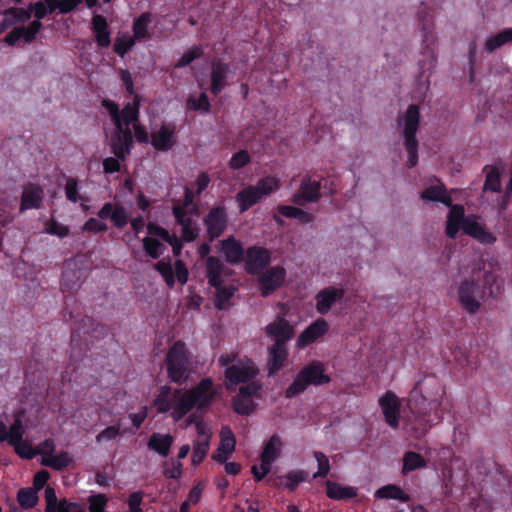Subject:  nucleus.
<instances>
[{"mask_svg": "<svg viewBox=\"0 0 512 512\" xmlns=\"http://www.w3.org/2000/svg\"><path fill=\"white\" fill-rule=\"evenodd\" d=\"M344 294L343 288L333 286L320 290L315 296L317 312L322 315L327 314L331 307L343 298Z\"/></svg>", "mask_w": 512, "mask_h": 512, "instance_id": "obj_22", "label": "nucleus"}, {"mask_svg": "<svg viewBox=\"0 0 512 512\" xmlns=\"http://www.w3.org/2000/svg\"><path fill=\"white\" fill-rule=\"evenodd\" d=\"M245 270L250 275L260 274L271 262V253L264 247H248L244 260Z\"/></svg>", "mask_w": 512, "mask_h": 512, "instance_id": "obj_13", "label": "nucleus"}, {"mask_svg": "<svg viewBox=\"0 0 512 512\" xmlns=\"http://www.w3.org/2000/svg\"><path fill=\"white\" fill-rule=\"evenodd\" d=\"M180 393V390H176L175 394L172 395L171 387L165 385L160 388V392L157 397L153 401V405L158 411V413H166L168 411L173 410L174 400L177 398V395Z\"/></svg>", "mask_w": 512, "mask_h": 512, "instance_id": "obj_34", "label": "nucleus"}, {"mask_svg": "<svg viewBox=\"0 0 512 512\" xmlns=\"http://www.w3.org/2000/svg\"><path fill=\"white\" fill-rule=\"evenodd\" d=\"M377 498L381 499H397L402 502H408L410 500V496L406 494L399 486L389 484L381 487L375 493Z\"/></svg>", "mask_w": 512, "mask_h": 512, "instance_id": "obj_40", "label": "nucleus"}, {"mask_svg": "<svg viewBox=\"0 0 512 512\" xmlns=\"http://www.w3.org/2000/svg\"><path fill=\"white\" fill-rule=\"evenodd\" d=\"M152 22V14L149 12L141 13L137 18L134 19L132 25L133 39L143 40L149 39L151 34L149 32V25Z\"/></svg>", "mask_w": 512, "mask_h": 512, "instance_id": "obj_37", "label": "nucleus"}, {"mask_svg": "<svg viewBox=\"0 0 512 512\" xmlns=\"http://www.w3.org/2000/svg\"><path fill=\"white\" fill-rule=\"evenodd\" d=\"M142 242L144 251L153 259H158L165 248V246L158 239L153 237H145L143 238Z\"/></svg>", "mask_w": 512, "mask_h": 512, "instance_id": "obj_49", "label": "nucleus"}, {"mask_svg": "<svg viewBox=\"0 0 512 512\" xmlns=\"http://www.w3.org/2000/svg\"><path fill=\"white\" fill-rule=\"evenodd\" d=\"M266 335L274 341V344L286 345L294 336V327L282 317H277L265 327Z\"/></svg>", "mask_w": 512, "mask_h": 512, "instance_id": "obj_18", "label": "nucleus"}, {"mask_svg": "<svg viewBox=\"0 0 512 512\" xmlns=\"http://www.w3.org/2000/svg\"><path fill=\"white\" fill-rule=\"evenodd\" d=\"M250 161L251 157L248 151L242 149L232 155V157L229 160V167L232 170H239L248 165Z\"/></svg>", "mask_w": 512, "mask_h": 512, "instance_id": "obj_53", "label": "nucleus"}, {"mask_svg": "<svg viewBox=\"0 0 512 512\" xmlns=\"http://www.w3.org/2000/svg\"><path fill=\"white\" fill-rule=\"evenodd\" d=\"M17 501L23 509H31L37 504V492L33 488L20 489L17 493Z\"/></svg>", "mask_w": 512, "mask_h": 512, "instance_id": "obj_45", "label": "nucleus"}, {"mask_svg": "<svg viewBox=\"0 0 512 512\" xmlns=\"http://www.w3.org/2000/svg\"><path fill=\"white\" fill-rule=\"evenodd\" d=\"M195 407L198 409L206 408L210 405L214 393L213 382L210 378L202 379L195 387L187 391Z\"/></svg>", "mask_w": 512, "mask_h": 512, "instance_id": "obj_21", "label": "nucleus"}, {"mask_svg": "<svg viewBox=\"0 0 512 512\" xmlns=\"http://www.w3.org/2000/svg\"><path fill=\"white\" fill-rule=\"evenodd\" d=\"M107 502L108 499L104 494L90 496L88 499L89 512H105Z\"/></svg>", "mask_w": 512, "mask_h": 512, "instance_id": "obj_60", "label": "nucleus"}, {"mask_svg": "<svg viewBox=\"0 0 512 512\" xmlns=\"http://www.w3.org/2000/svg\"><path fill=\"white\" fill-rule=\"evenodd\" d=\"M447 216L446 235L449 238H455L460 230L463 229V223L466 220L464 207L460 204H452Z\"/></svg>", "mask_w": 512, "mask_h": 512, "instance_id": "obj_28", "label": "nucleus"}, {"mask_svg": "<svg viewBox=\"0 0 512 512\" xmlns=\"http://www.w3.org/2000/svg\"><path fill=\"white\" fill-rule=\"evenodd\" d=\"M216 289L215 292V307L219 310H222L226 307V304L233 297L235 288L233 286H222V284L218 287H214Z\"/></svg>", "mask_w": 512, "mask_h": 512, "instance_id": "obj_47", "label": "nucleus"}, {"mask_svg": "<svg viewBox=\"0 0 512 512\" xmlns=\"http://www.w3.org/2000/svg\"><path fill=\"white\" fill-rule=\"evenodd\" d=\"M65 196L70 202L76 203L79 200L78 181L76 178L69 177L65 184Z\"/></svg>", "mask_w": 512, "mask_h": 512, "instance_id": "obj_61", "label": "nucleus"}, {"mask_svg": "<svg viewBox=\"0 0 512 512\" xmlns=\"http://www.w3.org/2000/svg\"><path fill=\"white\" fill-rule=\"evenodd\" d=\"M92 31L99 47H108L111 43L108 23L104 16L96 14L92 17Z\"/></svg>", "mask_w": 512, "mask_h": 512, "instance_id": "obj_30", "label": "nucleus"}, {"mask_svg": "<svg viewBox=\"0 0 512 512\" xmlns=\"http://www.w3.org/2000/svg\"><path fill=\"white\" fill-rule=\"evenodd\" d=\"M315 458L318 463V470L316 473L313 474V478L326 477L330 471V464H329L328 457L324 453L317 451V452H315Z\"/></svg>", "mask_w": 512, "mask_h": 512, "instance_id": "obj_57", "label": "nucleus"}, {"mask_svg": "<svg viewBox=\"0 0 512 512\" xmlns=\"http://www.w3.org/2000/svg\"><path fill=\"white\" fill-rule=\"evenodd\" d=\"M207 236L210 242L219 238L227 229L228 213L223 205L212 207L203 218Z\"/></svg>", "mask_w": 512, "mask_h": 512, "instance_id": "obj_10", "label": "nucleus"}, {"mask_svg": "<svg viewBox=\"0 0 512 512\" xmlns=\"http://www.w3.org/2000/svg\"><path fill=\"white\" fill-rule=\"evenodd\" d=\"M288 349L286 345L273 344L268 349L267 371L273 376L286 366L288 360Z\"/></svg>", "mask_w": 512, "mask_h": 512, "instance_id": "obj_24", "label": "nucleus"}, {"mask_svg": "<svg viewBox=\"0 0 512 512\" xmlns=\"http://www.w3.org/2000/svg\"><path fill=\"white\" fill-rule=\"evenodd\" d=\"M485 171H488L486 174V179L484 182V190L491 192H500L501 190V181H500V172L497 167L494 166H485Z\"/></svg>", "mask_w": 512, "mask_h": 512, "instance_id": "obj_43", "label": "nucleus"}, {"mask_svg": "<svg viewBox=\"0 0 512 512\" xmlns=\"http://www.w3.org/2000/svg\"><path fill=\"white\" fill-rule=\"evenodd\" d=\"M278 457L277 450H263L260 465H253L251 473L256 481H261L271 470L272 463Z\"/></svg>", "mask_w": 512, "mask_h": 512, "instance_id": "obj_33", "label": "nucleus"}, {"mask_svg": "<svg viewBox=\"0 0 512 512\" xmlns=\"http://www.w3.org/2000/svg\"><path fill=\"white\" fill-rule=\"evenodd\" d=\"M174 276L181 285H185L188 281L189 272L182 260H176L174 264Z\"/></svg>", "mask_w": 512, "mask_h": 512, "instance_id": "obj_63", "label": "nucleus"}, {"mask_svg": "<svg viewBox=\"0 0 512 512\" xmlns=\"http://www.w3.org/2000/svg\"><path fill=\"white\" fill-rule=\"evenodd\" d=\"M59 512H86L83 505L76 502H68L66 499L59 501Z\"/></svg>", "mask_w": 512, "mask_h": 512, "instance_id": "obj_64", "label": "nucleus"}, {"mask_svg": "<svg viewBox=\"0 0 512 512\" xmlns=\"http://www.w3.org/2000/svg\"><path fill=\"white\" fill-rule=\"evenodd\" d=\"M404 146L408 153V167H415L418 163V140L416 133L420 123L419 107L415 104L408 106L403 116Z\"/></svg>", "mask_w": 512, "mask_h": 512, "instance_id": "obj_8", "label": "nucleus"}, {"mask_svg": "<svg viewBox=\"0 0 512 512\" xmlns=\"http://www.w3.org/2000/svg\"><path fill=\"white\" fill-rule=\"evenodd\" d=\"M236 440L233 432L228 427H223L220 432V444L218 448H235Z\"/></svg>", "mask_w": 512, "mask_h": 512, "instance_id": "obj_62", "label": "nucleus"}, {"mask_svg": "<svg viewBox=\"0 0 512 512\" xmlns=\"http://www.w3.org/2000/svg\"><path fill=\"white\" fill-rule=\"evenodd\" d=\"M230 72L228 63L222 61L213 62L210 73V92L214 96H218L227 86V77Z\"/></svg>", "mask_w": 512, "mask_h": 512, "instance_id": "obj_23", "label": "nucleus"}, {"mask_svg": "<svg viewBox=\"0 0 512 512\" xmlns=\"http://www.w3.org/2000/svg\"><path fill=\"white\" fill-rule=\"evenodd\" d=\"M379 406L385 418V422L391 428H397L400 418V401L397 395L392 391H386L379 398Z\"/></svg>", "mask_w": 512, "mask_h": 512, "instance_id": "obj_15", "label": "nucleus"}, {"mask_svg": "<svg viewBox=\"0 0 512 512\" xmlns=\"http://www.w3.org/2000/svg\"><path fill=\"white\" fill-rule=\"evenodd\" d=\"M280 187L279 181L273 176L260 178L255 185H249L236 195V202L241 213L249 210L264 197L269 196Z\"/></svg>", "mask_w": 512, "mask_h": 512, "instance_id": "obj_5", "label": "nucleus"}, {"mask_svg": "<svg viewBox=\"0 0 512 512\" xmlns=\"http://www.w3.org/2000/svg\"><path fill=\"white\" fill-rule=\"evenodd\" d=\"M444 387L434 375L424 376L410 392L409 410L405 416L403 429L413 438L420 439L428 430L442 420L440 398Z\"/></svg>", "mask_w": 512, "mask_h": 512, "instance_id": "obj_1", "label": "nucleus"}, {"mask_svg": "<svg viewBox=\"0 0 512 512\" xmlns=\"http://www.w3.org/2000/svg\"><path fill=\"white\" fill-rule=\"evenodd\" d=\"M115 129L110 137V147L112 153L122 161L130 153L133 145V136L130 127H124L121 123H116Z\"/></svg>", "mask_w": 512, "mask_h": 512, "instance_id": "obj_12", "label": "nucleus"}, {"mask_svg": "<svg viewBox=\"0 0 512 512\" xmlns=\"http://www.w3.org/2000/svg\"><path fill=\"white\" fill-rule=\"evenodd\" d=\"M232 362L233 357L230 355H221L219 357L220 365L225 367V377L229 390L233 389V387L238 384H245L251 381L258 374V369L253 363H243L242 361H238L237 363Z\"/></svg>", "mask_w": 512, "mask_h": 512, "instance_id": "obj_9", "label": "nucleus"}, {"mask_svg": "<svg viewBox=\"0 0 512 512\" xmlns=\"http://www.w3.org/2000/svg\"><path fill=\"white\" fill-rule=\"evenodd\" d=\"M321 183L305 178L301 181L298 191L293 195L292 202L298 206L317 202L321 197Z\"/></svg>", "mask_w": 512, "mask_h": 512, "instance_id": "obj_17", "label": "nucleus"}, {"mask_svg": "<svg viewBox=\"0 0 512 512\" xmlns=\"http://www.w3.org/2000/svg\"><path fill=\"white\" fill-rule=\"evenodd\" d=\"M203 56V49L200 45L194 46L193 48L187 50L177 61V68H184L192 63L194 60L199 59Z\"/></svg>", "mask_w": 512, "mask_h": 512, "instance_id": "obj_51", "label": "nucleus"}, {"mask_svg": "<svg viewBox=\"0 0 512 512\" xmlns=\"http://www.w3.org/2000/svg\"><path fill=\"white\" fill-rule=\"evenodd\" d=\"M24 411L20 410L14 413L13 422L9 427L0 420V444L7 443L12 448H34L32 445L24 442L25 426L23 424ZM37 448H55L53 440H45Z\"/></svg>", "mask_w": 512, "mask_h": 512, "instance_id": "obj_7", "label": "nucleus"}, {"mask_svg": "<svg viewBox=\"0 0 512 512\" xmlns=\"http://www.w3.org/2000/svg\"><path fill=\"white\" fill-rule=\"evenodd\" d=\"M42 23L41 21H38V20H34L32 21L27 27L25 26H20V31H21V35H22V39L26 42V43H31L35 40L36 38V35L39 33V31L41 30L42 28Z\"/></svg>", "mask_w": 512, "mask_h": 512, "instance_id": "obj_54", "label": "nucleus"}, {"mask_svg": "<svg viewBox=\"0 0 512 512\" xmlns=\"http://www.w3.org/2000/svg\"><path fill=\"white\" fill-rule=\"evenodd\" d=\"M326 494L333 500H347L357 496V489L351 486H343L337 482H326Z\"/></svg>", "mask_w": 512, "mask_h": 512, "instance_id": "obj_36", "label": "nucleus"}, {"mask_svg": "<svg viewBox=\"0 0 512 512\" xmlns=\"http://www.w3.org/2000/svg\"><path fill=\"white\" fill-rule=\"evenodd\" d=\"M173 438L170 434L153 433L148 441L147 448H171Z\"/></svg>", "mask_w": 512, "mask_h": 512, "instance_id": "obj_52", "label": "nucleus"}, {"mask_svg": "<svg viewBox=\"0 0 512 512\" xmlns=\"http://www.w3.org/2000/svg\"><path fill=\"white\" fill-rule=\"evenodd\" d=\"M134 430L125 427L122 419L117 420L114 424L103 429L97 436L96 442L99 445H106L116 440L119 436L126 433H133Z\"/></svg>", "mask_w": 512, "mask_h": 512, "instance_id": "obj_31", "label": "nucleus"}, {"mask_svg": "<svg viewBox=\"0 0 512 512\" xmlns=\"http://www.w3.org/2000/svg\"><path fill=\"white\" fill-rule=\"evenodd\" d=\"M8 15L12 17L14 23H24L31 18V9L22 7H11L7 9Z\"/></svg>", "mask_w": 512, "mask_h": 512, "instance_id": "obj_59", "label": "nucleus"}, {"mask_svg": "<svg viewBox=\"0 0 512 512\" xmlns=\"http://www.w3.org/2000/svg\"><path fill=\"white\" fill-rule=\"evenodd\" d=\"M418 20L423 31V44H425L427 50L431 54L432 60H435L433 57V51L430 50V45L433 44L435 41V37L432 33L433 14L430 12V9L424 3H422V7L418 12Z\"/></svg>", "mask_w": 512, "mask_h": 512, "instance_id": "obj_27", "label": "nucleus"}, {"mask_svg": "<svg viewBox=\"0 0 512 512\" xmlns=\"http://www.w3.org/2000/svg\"><path fill=\"white\" fill-rule=\"evenodd\" d=\"M308 477V473L305 471H291L284 476H280V484H283L286 488L294 490L300 483L304 482Z\"/></svg>", "mask_w": 512, "mask_h": 512, "instance_id": "obj_44", "label": "nucleus"}, {"mask_svg": "<svg viewBox=\"0 0 512 512\" xmlns=\"http://www.w3.org/2000/svg\"><path fill=\"white\" fill-rule=\"evenodd\" d=\"M100 220H111L113 226L117 229H123L129 223V217L126 209L120 204L111 202L105 203L97 212Z\"/></svg>", "mask_w": 512, "mask_h": 512, "instance_id": "obj_19", "label": "nucleus"}, {"mask_svg": "<svg viewBox=\"0 0 512 512\" xmlns=\"http://www.w3.org/2000/svg\"><path fill=\"white\" fill-rule=\"evenodd\" d=\"M220 244L221 251L225 255V260L229 264H238L244 260L246 251H244L241 243L234 236H229L222 240Z\"/></svg>", "mask_w": 512, "mask_h": 512, "instance_id": "obj_29", "label": "nucleus"}, {"mask_svg": "<svg viewBox=\"0 0 512 512\" xmlns=\"http://www.w3.org/2000/svg\"><path fill=\"white\" fill-rule=\"evenodd\" d=\"M45 232L50 235H56L59 238H65L69 235V228L56 220L51 219L46 223Z\"/></svg>", "mask_w": 512, "mask_h": 512, "instance_id": "obj_55", "label": "nucleus"}, {"mask_svg": "<svg viewBox=\"0 0 512 512\" xmlns=\"http://www.w3.org/2000/svg\"><path fill=\"white\" fill-rule=\"evenodd\" d=\"M186 107L190 111H201L207 113L210 111L211 105L206 93H201L198 98L190 95L186 101Z\"/></svg>", "mask_w": 512, "mask_h": 512, "instance_id": "obj_46", "label": "nucleus"}, {"mask_svg": "<svg viewBox=\"0 0 512 512\" xmlns=\"http://www.w3.org/2000/svg\"><path fill=\"white\" fill-rule=\"evenodd\" d=\"M258 275L261 295L267 297L282 285L286 272L283 267L274 266Z\"/></svg>", "mask_w": 512, "mask_h": 512, "instance_id": "obj_16", "label": "nucleus"}, {"mask_svg": "<svg viewBox=\"0 0 512 512\" xmlns=\"http://www.w3.org/2000/svg\"><path fill=\"white\" fill-rule=\"evenodd\" d=\"M107 331L105 325L95 323L92 317L84 316L79 321L75 320L71 331V363L67 367L66 374L70 369L72 372L76 371L77 367L74 366V363L79 360L84 361V355L89 347L94 344L95 340L104 337Z\"/></svg>", "mask_w": 512, "mask_h": 512, "instance_id": "obj_2", "label": "nucleus"}, {"mask_svg": "<svg viewBox=\"0 0 512 512\" xmlns=\"http://www.w3.org/2000/svg\"><path fill=\"white\" fill-rule=\"evenodd\" d=\"M195 407L191 397L187 392L183 393L179 399L174 400L173 410L171 411V417L174 421L181 420L190 410Z\"/></svg>", "mask_w": 512, "mask_h": 512, "instance_id": "obj_38", "label": "nucleus"}, {"mask_svg": "<svg viewBox=\"0 0 512 512\" xmlns=\"http://www.w3.org/2000/svg\"><path fill=\"white\" fill-rule=\"evenodd\" d=\"M39 456L41 465L54 470L66 468L72 460L70 455L62 450H39Z\"/></svg>", "mask_w": 512, "mask_h": 512, "instance_id": "obj_25", "label": "nucleus"}, {"mask_svg": "<svg viewBox=\"0 0 512 512\" xmlns=\"http://www.w3.org/2000/svg\"><path fill=\"white\" fill-rule=\"evenodd\" d=\"M330 381L331 378L325 374L324 364L320 361H311L297 373L292 383L285 389L284 396L292 399L305 392L311 385L321 386Z\"/></svg>", "mask_w": 512, "mask_h": 512, "instance_id": "obj_3", "label": "nucleus"}, {"mask_svg": "<svg viewBox=\"0 0 512 512\" xmlns=\"http://www.w3.org/2000/svg\"><path fill=\"white\" fill-rule=\"evenodd\" d=\"M86 277V268L79 266L76 260L66 261L63 267L61 278L62 291L69 293L77 291Z\"/></svg>", "mask_w": 512, "mask_h": 512, "instance_id": "obj_11", "label": "nucleus"}, {"mask_svg": "<svg viewBox=\"0 0 512 512\" xmlns=\"http://www.w3.org/2000/svg\"><path fill=\"white\" fill-rule=\"evenodd\" d=\"M168 378L177 384L184 383L189 375L190 355L183 341L172 344L165 357Z\"/></svg>", "mask_w": 512, "mask_h": 512, "instance_id": "obj_4", "label": "nucleus"}, {"mask_svg": "<svg viewBox=\"0 0 512 512\" xmlns=\"http://www.w3.org/2000/svg\"><path fill=\"white\" fill-rule=\"evenodd\" d=\"M328 330L329 325L327 321L323 318H318L300 333L297 339V347L305 348L309 346L324 336Z\"/></svg>", "mask_w": 512, "mask_h": 512, "instance_id": "obj_20", "label": "nucleus"}, {"mask_svg": "<svg viewBox=\"0 0 512 512\" xmlns=\"http://www.w3.org/2000/svg\"><path fill=\"white\" fill-rule=\"evenodd\" d=\"M490 275L484 274V283L474 278H466L458 286L457 295L461 307L469 314H476L481 308L486 294V284Z\"/></svg>", "mask_w": 512, "mask_h": 512, "instance_id": "obj_6", "label": "nucleus"}, {"mask_svg": "<svg viewBox=\"0 0 512 512\" xmlns=\"http://www.w3.org/2000/svg\"><path fill=\"white\" fill-rule=\"evenodd\" d=\"M195 416L188 418L189 424L194 423ZM195 430L197 437L195 440L194 448H208L210 439V429L203 421H195Z\"/></svg>", "mask_w": 512, "mask_h": 512, "instance_id": "obj_39", "label": "nucleus"}, {"mask_svg": "<svg viewBox=\"0 0 512 512\" xmlns=\"http://www.w3.org/2000/svg\"><path fill=\"white\" fill-rule=\"evenodd\" d=\"M225 269L223 262L216 256L206 259V277L211 287H218L223 283L222 274Z\"/></svg>", "mask_w": 512, "mask_h": 512, "instance_id": "obj_32", "label": "nucleus"}, {"mask_svg": "<svg viewBox=\"0 0 512 512\" xmlns=\"http://www.w3.org/2000/svg\"><path fill=\"white\" fill-rule=\"evenodd\" d=\"M81 229L83 232H90V233L97 234V233L107 231L108 226L104 222L100 221L99 219L91 217L84 223V225L82 226Z\"/></svg>", "mask_w": 512, "mask_h": 512, "instance_id": "obj_58", "label": "nucleus"}, {"mask_svg": "<svg viewBox=\"0 0 512 512\" xmlns=\"http://www.w3.org/2000/svg\"><path fill=\"white\" fill-rule=\"evenodd\" d=\"M176 133L177 127L175 123H163L158 130L151 132L150 143L155 150L167 152L176 143Z\"/></svg>", "mask_w": 512, "mask_h": 512, "instance_id": "obj_14", "label": "nucleus"}, {"mask_svg": "<svg viewBox=\"0 0 512 512\" xmlns=\"http://www.w3.org/2000/svg\"><path fill=\"white\" fill-rule=\"evenodd\" d=\"M233 407L235 412L241 415H249L253 411V403L251 399H245L236 395L233 399Z\"/></svg>", "mask_w": 512, "mask_h": 512, "instance_id": "obj_56", "label": "nucleus"}, {"mask_svg": "<svg viewBox=\"0 0 512 512\" xmlns=\"http://www.w3.org/2000/svg\"><path fill=\"white\" fill-rule=\"evenodd\" d=\"M139 105L138 103H127L122 110H120L121 125L129 127V125L138 120Z\"/></svg>", "mask_w": 512, "mask_h": 512, "instance_id": "obj_48", "label": "nucleus"}, {"mask_svg": "<svg viewBox=\"0 0 512 512\" xmlns=\"http://www.w3.org/2000/svg\"><path fill=\"white\" fill-rule=\"evenodd\" d=\"M422 200L440 202L445 206H451L452 198L446 193V187L443 183L427 187L420 195Z\"/></svg>", "mask_w": 512, "mask_h": 512, "instance_id": "obj_35", "label": "nucleus"}, {"mask_svg": "<svg viewBox=\"0 0 512 512\" xmlns=\"http://www.w3.org/2000/svg\"><path fill=\"white\" fill-rule=\"evenodd\" d=\"M425 466L426 461L420 454L414 451H408L403 457L402 473L407 474L408 472L423 468Z\"/></svg>", "mask_w": 512, "mask_h": 512, "instance_id": "obj_42", "label": "nucleus"}, {"mask_svg": "<svg viewBox=\"0 0 512 512\" xmlns=\"http://www.w3.org/2000/svg\"><path fill=\"white\" fill-rule=\"evenodd\" d=\"M43 189L36 184L29 183L24 187L21 203L20 212H24L29 209H39L42 204Z\"/></svg>", "mask_w": 512, "mask_h": 512, "instance_id": "obj_26", "label": "nucleus"}, {"mask_svg": "<svg viewBox=\"0 0 512 512\" xmlns=\"http://www.w3.org/2000/svg\"><path fill=\"white\" fill-rule=\"evenodd\" d=\"M512 42V28H505L499 33L490 36L485 42V49L493 52L502 45Z\"/></svg>", "mask_w": 512, "mask_h": 512, "instance_id": "obj_41", "label": "nucleus"}, {"mask_svg": "<svg viewBox=\"0 0 512 512\" xmlns=\"http://www.w3.org/2000/svg\"><path fill=\"white\" fill-rule=\"evenodd\" d=\"M134 45L135 39L130 36L117 37L113 45V50L118 56L123 58Z\"/></svg>", "mask_w": 512, "mask_h": 512, "instance_id": "obj_50", "label": "nucleus"}]
</instances>
